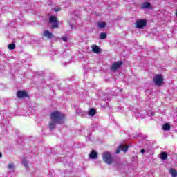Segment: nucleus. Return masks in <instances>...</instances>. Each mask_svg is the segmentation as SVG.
Returning <instances> with one entry per match:
<instances>
[{
	"mask_svg": "<svg viewBox=\"0 0 177 177\" xmlns=\"http://www.w3.org/2000/svg\"><path fill=\"white\" fill-rule=\"evenodd\" d=\"M65 118L66 115L59 111H54L53 112H51L50 114V121L48 123L50 129H51V131L55 129V128H56V124H64Z\"/></svg>",
	"mask_w": 177,
	"mask_h": 177,
	"instance_id": "1",
	"label": "nucleus"
},
{
	"mask_svg": "<svg viewBox=\"0 0 177 177\" xmlns=\"http://www.w3.org/2000/svg\"><path fill=\"white\" fill-rule=\"evenodd\" d=\"M153 81L156 86H162L164 84V77L161 74H158L154 76Z\"/></svg>",
	"mask_w": 177,
	"mask_h": 177,
	"instance_id": "2",
	"label": "nucleus"
},
{
	"mask_svg": "<svg viewBox=\"0 0 177 177\" xmlns=\"http://www.w3.org/2000/svg\"><path fill=\"white\" fill-rule=\"evenodd\" d=\"M147 24V21L145 19H137L136 23L134 24V26L136 28H139L140 30H143L145 27H146Z\"/></svg>",
	"mask_w": 177,
	"mask_h": 177,
	"instance_id": "3",
	"label": "nucleus"
},
{
	"mask_svg": "<svg viewBox=\"0 0 177 177\" xmlns=\"http://www.w3.org/2000/svg\"><path fill=\"white\" fill-rule=\"evenodd\" d=\"M102 159L103 161L106 162V164H113V156H111V154L109 152H104L102 154Z\"/></svg>",
	"mask_w": 177,
	"mask_h": 177,
	"instance_id": "4",
	"label": "nucleus"
},
{
	"mask_svg": "<svg viewBox=\"0 0 177 177\" xmlns=\"http://www.w3.org/2000/svg\"><path fill=\"white\" fill-rule=\"evenodd\" d=\"M123 64L124 62L121 60L114 62L111 67V71H117Z\"/></svg>",
	"mask_w": 177,
	"mask_h": 177,
	"instance_id": "5",
	"label": "nucleus"
},
{
	"mask_svg": "<svg viewBox=\"0 0 177 177\" xmlns=\"http://www.w3.org/2000/svg\"><path fill=\"white\" fill-rule=\"evenodd\" d=\"M28 93L26 91H18L17 93V97L18 99H23L24 97H28Z\"/></svg>",
	"mask_w": 177,
	"mask_h": 177,
	"instance_id": "6",
	"label": "nucleus"
},
{
	"mask_svg": "<svg viewBox=\"0 0 177 177\" xmlns=\"http://www.w3.org/2000/svg\"><path fill=\"white\" fill-rule=\"evenodd\" d=\"M128 149H129V147L128 145H120L117 149L115 153L116 154H119V153L121 152V150H122L124 153H126L127 151H128Z\"/></svg>",
	"mask_w": 177,
	"mask_h": 177,
	"instance_id": "7",
	"label": "nucleus"
},
{
	"mask_svg": "<svg viewBox=\"0 0 177 177\" xmlns=\"http://www.w3.org/2000/svg\"><path fill=\"white\" fill-rule=\"evenodd\" d=\"M43 35H44V37H46L48 39H50V38H55V35H53V34L48 30H46L44 31Z\"/></svg>",
	"mask_w": 177,
	"mask_h": 177,
	"instance_id": "8",
	"label": "nucleus"
},
{
	"mask_svg": "<svg viewBox=\"0 0 177 177\" xmlns=\"http://www.w3.org/2000/svg\"><path fill=\"white\" fill-rule=\"evenodd\" d=\"M88 157L91 160H96V158H97V152H96L95 150L91 151L88 155Z\"/></svg>",
	"mask_w": 177,
	"mask_h": 177,
	"instance_id": "9",
	"label": "nucleus"
},
{
	"mask_svg": "<svg viewBox=\"0 0 177 177\" xmlns=\"http://www.w3.org/2000/svg\"><path fill=\"white\" fill-rule=\"evenodd\" d=\"M151 4L150 2H145L141 4V9H150Z\"/></svg>",
	"mask_w": 177,
	"mask_h": 177,
	"instance_id": "10",
	"label": "nucleus"
},
{
	"mask_svg": "<svg viewBox=\"0 0 177 177\" xmlns=\"http://www.w3.org/2000/svg\"><path fill=\"white\" fill-rule=\"evenodd\" d=\"M91 48H92V51L94 53H100V47H99V46H97V45H93L91 46Z\"/></svg>",
	"mask_w": 177,
	"mask_h": 177,
	"instance_id": "11",
	"label": "nucleus"
},
{
	"mask_svg": "<svg viewBox=\"0 0 177 177\" xmlns=\"http://www.w3.org/2000/svg\"><path fill=\"white\" fill-rule=\"evenodd\" d=\"M88 114L90 115V117H95L96 115V109L94 108H91Z\"/></svg>",
	"mask_w": 177,
	"mask_h": 177,
	"instance_id": "12",
	"label": "nucleus"
},
{
	"mask_svg": "<svg viewBox=\"0 0 177 177\" xmlns=\"http://www.w3.org/2000/svg\"><path fill=\"white\" fill-rule=\"evenodd\" d=\"M57 18L55 16H50L49 18V23L52 24V23H57Z\"/></svg>",
	"mask_w": 177,
	"mask_h": 177,
	"instance_id": "13",
	"label": "nucleus"
},
{
	"mask_svg": "<svg viewBox=\"0 0 177 177\" xmlns=\"http://www.w3.org/2000/svg\"><path fill=\"white\" fill-rule=\"evenodd\" d=\"M163 131H169L171 129V125L169 123H165L162 125Z\"/></svg>",
	"mask_w": 177,
	"mask_h": 177,
	"instance_id": "14",
	"label": "nucleus"
},
{
	"mask_svg": "<svg viewBox=\"0 0 177 177\" xmlns=\"http://www.w3.org/2000/svg\"><path fill=\"white\" fill-rule=\"evenodd\" d=\"M169 173L171 174V176H173V177H176L177 176V171L174 168L170 169Z\"/></svg>",
	"mask_w": 177,
	"mask_h": 177,
	"instance_id": "15",
	"label": "nucleus"
},
{
	"mask_svg": "<svg viewBox=\"0 0 177 177\" xmlns=\"http://www.w3.org/2000/svg\"><path fill=\"white\" fill-rule=\"evenodd\" d=\"M106 24L105 21L98 22L97 27L99 28H104L106 27Z\"/></svg>",
	"mask_w": 177,
	"mask_h": 177,
	"instance_id": "16",
	"label": "nucleus"
},
{
	"mask_svg": "<svg viewBox=\"0 0 177 177\" xmlns=\"http://www.w3.org/2000/svg\"><path fill=\"white\" fill-rule=\"evenodd\" d=\"M8 48L10 50H13L16 48V44L15 43H12V44H10L8 45Z\"/></svg>",
	"mask_w": 177,
	"mask_h": 177,
	"instance_id": "17",
	"label": "nucleus"
},
{
	"mask_svg": "<svg viewBox=\"0 0 177 177\" xmlns=\"http://www.w3.org/2000/svg\"><path fill=\"white\" fill-rule=\"evenodd\" d=\"M167 158H168V153H167L166 152H162L160 153L161 160H167Z\"/></svg>",
	"mask_w": 177,
	"mask_h": 177,
	"instance_id": "18",
	"label": "nucleus"
},
{
	"mask_svg": "<svg viewBox=\"0 0 177 177\" xmlns=\"http://www.w3.org/2000/svg\"><path fill=\"white\" fill-rule=\"evenodd\" d=\"M107 38V33L102 32L100 35V39H106Z\"/></svg>",
	"mask_w": 177,
	"mask_h": 177,
	"instance_id": "19",
	"label": "nucleus"
},
{
	"mask_svg": "<svg viewBox=\"0 0 177 177\" xmlns=\"http://www.w3.org/2000/svg\"><path fill=\"white\" fill-rule=\"evenodd\" d=\"M22 164L26 167V168H28V162L26 159H23Z\"/></svg>",
	"mask_w": 177,
	"mask_h": 177,
	"instance_id": "20",
	"label": "nucleus"
},
{
	"mask_svg": "<svg viewBox=\"0 0 177 177\" xmlns=\"http://www.w3.org/2000/svg\"><path fill=\"white\" fill-rule=\"evenodd\" d=\"M51 28H59V21L54 23V24L51 26Z\"/></svg>",
	"mask_w": 177,
	"mask_h": 177,
	"instance_id": "21",
	"label": "nucleus"
},
{
	"mask_svg": "<svg viewBox=\"0 0 177 177\" xmlns=\"http://www.w3.org/2000/svg\"><path fill=\"white\" fill-rule=\"evenodd\" d=\"M8 168H9V169H13V164H9Z\"/></svg>",
	"mask_w": 177,
	"mask_h": 177,
	"instance_id": "22",
	"label": "nucleus"
},
{
	"mask_svg": "<svg viewBox=\"0 0 177 177\" xmlns=\"http://www.w3.org/2000/svg\"><path fill=\"white\" fill-rule=\"evenodd\" d=\"M62 41H64V42H67V37H62Z\"/></svg>",
	"mask_w": 177,
	"mask_h": 177,
	"instance_id": "23",
	"label": "nucleus"
},
{
	"mask_svg": "<svg viewBox=\"0 0 177 177\" xmlns=\"http://www.w3.org/2000/svg\"><path fill=\"white\" fill-rule=\"evenodd\" d=\"M60 10H62L61 8H55V12H60Z\"/></svg>",
	"mask_w": 177,
	"mask_h": 177,
	"instance_id": "24",
	"label": "nucleus"
},
{
	"mask_svg": "<svg viewBox=\"0 0 177 177\" xmlns=\"http://www.w3.org/2000/svg\"><path fill=\"white\" fill-rule=\"evenodd\" d=\"M141 153H145V149H141Z\"/></svg>",
	"mask_w": 177,
	"mask_h": 177,
	"instance_id": "25",
	"label": "nucleus"
},
{
	"mask_svg": "<svg viewBox=\"0 0 177 177\" xmlns=\"http://www.w3.org/2000/svg\"><path fill=\"white\" fill-rule=\"evenodd\" d=\"M2 157V153L0 152V158Z\"/></svg>",
	"mask_w": 177,
	"mask_h": 177,
	"instance_id": "26",
	"label": "nucleus"
},
{
	"mask_svg": "<svg viewBox=\"0 0 177 177\" xmlns=\"http://www.w3.org/2000/svg\"><path fill=\"white\" fill-rule=\"evenodd\" d=\"M176 17H177V10H176Z\"/></svg>",
	"mask_w": 177,
	"mask_h": 177,
	"instance_id": "27",
	"label": "nucleus"
}]
</instances>
